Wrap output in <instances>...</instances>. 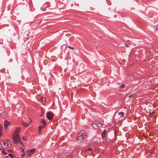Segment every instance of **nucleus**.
I'll list each match as a JSON object with an SVG mask.
<instances>
[{"label": "nucleus", "mask_w": 158, "mask_h": 158, "mask_svg": "<svg viewBox=\"0 0 158 158\" xmlns=\"http://www.w3.org/2000/svg\"><path fill=\"white\" fill-rule=\"evenodd\" d=\"M42 100H44V101H45V98H43V99H42Z\"/></svg>", "instance_id": "obj_28"}, {"label": "nucleus", "mask_w": 158, "mask_h": 158, "mask_svg": "<svg viewBox=\"0 0 158 158\" xmlns=\"http://www.w3.org/2000/svg\"><path fill=\"white\" fill-rule=\"evenodd\" d=\"M5 158H10V157L9 156V154L8 155V156H6L5 157Z\"/></svg>", "instance_id": "obj_26"}, {"label": "nucleus", "mask_w": 158, "mask_h": 158, "mask_svg": "<svg viewBox=\"0 0 158 158\" xmlns=\"http://www.w3.org/2000/svg\"><path fill=\"white\" fill-rule=\"evenodd\" d=\"M86 138V134L85 131L83 130L80 131L77 137V141L78 143L82 142Z\"/></svg>", "instance_id": "obj_2"}, {"label": "nucleus", "mask_w": 158, "mask_h": 158, "mask_svg": "<svg viewBox=\"0 0 158 158\" xmlns=\"http://www.w3.org/2000/svg\"><path fill=\"white\" fill-rule=\"evenodd\" d=\"M153 89H152L150 88V89H149V92H152Z\"/></svg>", "instance_id": "obj_24"}, {"label": "nucleus", "mask_w": 158, "mask_h": 158, "mask_svg": "<svg viewBox=\"0 0 158 158\" xmlns=\"http://www.w3.org/2000/svg\"><path fill=\"white\" fill-rule=\"evenodd\" d=\"M22 139L25 141H26L27 140V138L24 137H23Z\"/></svg>", "instance_id": "obj_21"}, {"label": "nucleus", "mask_w": 158, "mask_h": 158, "mask_svg": "<svg viewBox=\"0 0 158 158\" xmlns=\"http://www.w3.org/2000/svg\"><path fill=\"white\" fill-rule=\"evenodd\" d=\"M6 140H2L1 141V145L2 148H6Z\"/></svg>", "instance_id": "obj_8"}, {"label": "nucleus", "mask_w": 158, "mask_h": 158, "mask_svg": "<svg viewBox=\"0 0 158 158\" xmlns=\"http://www.w3.org/2000/svg\"><path fill=\"white\" fill-rule=\"evenodd\" d=\"M93 127L95 129L97 128L98 127H102V126L101 123L98 121H95L92 123Z\"/></svg>", "instance_id": "obj_5"}, {"label": "nucleus", "mask_w": 158, "mask_h": 158, "mask_svg": "<svg viewBox=\"0 0 158 158\" xmlns=\"http://www.w3.org/2000/svg\"><path fill=\"white\" fill-rule=\"evenodd\" d=\"M21 152L22 154L21 155V157H24L25 156V153L24 152V149H23L21 150Z\"/></svg>", "instance_id": "obj_12"}, {"label": "nucleus", "mask_w": 158, "mask_h": 158, "mask_svg": "<svg viewBox=\"0 0 158 158\" xmlns=\"http://www.w3.org/2000/svg\"><path fill=\"white\" fill-rule=\"evenodd\" d=\"M15 143L17 144V148L18 149L22 148L23 147L24 145L21 140Z\"/></svg>", "instance_id": "obj_7"}, {"label": "nucleus", "mask_w": 158, "mask_h": 158, "mask_svg": "<svg viewBox=\"0 0 158 158\" xmlns=\"http://www.w3.org/2000/svg\"><path fill=\"white\" fill-rule=\"evenodd\" d=\"M88 151H91L92 150V148H89L88 149Z\"/></svg>", "instance_id": "obj_23"}, {"label": "nucleus", "mask_w": 158, "mask_h": 158, "mask_svg": "<svg viewBox=\"0 0 158 158\" xmlns=\"http://www.w3.org/2000/svg\"><path fill=\"white\" fill-rule=\"evenodd\" d=\"M10 123L7 120H5L4 121V126L6 130L8 126L10 124Z\"/></svg>", "instance_id": "obj_9"}, {"label": "nucleus", "mask_w": 158, "mask_h": 158, "mask_svg": "<svg viewBox=\"0 0 158 158\" xmlns=\"http://www.w3.org/2000/svg\"><path fill=\"white\" fill-rule=\"evenodd\" d=\"M6 143H6V148H7V147H10L11 145V144L10 143V140H9L8 139H6Z\"/></svg>", "instance_id": "obj_13"}, {"label": "nucleus", "mask_w": 158, "mask_h": 158, "mask_svg": "<svg viewBox=\"0 0 158 158\" xmlns=\"http://www.w3.org/2000/svg\"><path fill=\"white\" fill-rule=\"evenodd\" d=\"M95 46H97L98 45V44H95Z\"/></svg>", "instance_id": "obj_29"}, {"label": "nucleus", "mask_w": 158, "mask_h": 158, "mask_svg": "<svg viewBox=\"0 0 158 158\" xmlns=\"http://www.w3.org/2000/svg\"><path fill=\"white\" fill-rule=\"evenodd\" d=\"M9 156L10 158H15V156L13 154H10Z\"/></svg>", "instance_id": "obj_17"}, {"label": "nucleus", "mask_w": 158, "mask_h": 158, "mask_svg": "<svg viewBox=\"0 0 158 158\" xmlns=\"http://www.w3.org/2000/svg\"><path fill=\"white\" fill-rule=\"evenodd\" d=\"M68 48H69L71 49H74V48L73 47H71L70 46H68Z\"/></svg>", "instance_id": "obj_22"}, {"label": "nucleus", "mask_w": 158, "mask_h": 158, "mask_svg": "<svg viewBox=\"0 0 158 158\" xmlns=\"http://www.w3.org/2000/svg\"><path fill=\"white\" fill-rule=\"evenodd\" d=\"M156 28L157 29V30H158V24L156 25Z\"/></svg>", "instance_id": "obj_27"}, {"label": "nucleus", "mask_w": 158, "mask_h": 158, "mask_svg": "<svg viewBox=\"0 0 158 158\" xmlns=\"http://www.w3.org/2000/svg\"><path fill=\"white\" fill-rule=\"evenodd\" d=\"M35 148L32 149L30 150H27L26 152V155L28 157H31L35 152Z\"/></svg>", "instance_id": "obj_4"}, {"label": "nucleus", "mask_w": 158, "mask_h": 158, "mask_svg": "<svg viewBox=\"0 0 158 158\" xmlns=\"http://www.w3.org/2000/svg\"><path fill=\"white\" fill-rule=\"evenodd\" d=\"M31 122V120L29 118H27L22 121V124L25 127H27L29 126Z\"/></svg>", "instance_id": "obj_3"}, {"label": "nucleus", "mask_w": 158, "mask_h": 158, "mask_svg": "<svg viewBox=\"0 0 158 158\" xmlns=\"http://www.w3.org/2000/svg\"><path fill=\"white\" fill-rule=\"evenodd\" d=\"M125 85L124 84H123L121 86V88H123L125 87Z\"/></svg>", "instance_id": "obj_20"}, {"label": "nucleus", "mask_w": 158, "mask_h": 158, "mask_svg": "<svg viewBox=\"0 0 158 158\" xmlns=\"http://www.w3.org/2000/svg\"><path fill=\"white\" fill-rule=\"evenodd\" d=\"M150 15L151 16V17L152 16V15H151V13H150Z\"/></svg>", "instance_id": "obj_30"}, {"label": "nucleus", "mask_w": 158, "mask_h": 158, "mask_svg": "<svg viewBox=\"0 0 158 158\" xmlns=\"http://www.w3.org/2000/svg\"><path fill=\"white\" fill-rule=\"evenodd\" d=\"M1 152L3 154H6V152H5V150L3 149H2L1 150Z\"/></svg>", "instance_id": "obj_19"}, {"label": "nucleus", "mask_w": 158, "mask_h": 158, "mask_svg": "<svg viewBox=\"0 0 158 158\" xmlns=\"http://www.w3.org/2000/svg\"><path fill=\"white\" fill-rule=\"evenodd\" d=\"M151 105L152 106V103H151V104L150 105Z\"/></svg>", "instance_id": "obj_31"}, {"label": "nucleus", "mask_w": 158, "mask_h": 158, "mask_svg": "<svg viewBox=\"0 0 158 158\" xmlns=\"http://www.w3.org/2000/svg\"><path fill=\"white\" fill-rule=\"evenodd\" d=\"M54 115L51 112H48L46 114V116L49 120H51L53 118Z\"/></svg>", "instance_id": "obj_6"}, {"label": "nucleus", "mask_w": 158, "mask_h": 158, "mask_svg": "<svg viewBox=\"0 0 158 158\" xmlns=\"http://www.w3.org/2000/svg\"><path fill=\"white\" fill-rule=\"evenodd\" d=\"M45 127V126L44 125H43L42 126H40L39 127V133H40V130L41 129L44 128Z\"/></svg>", "instance_id": "obj_15"}, {"label": "nucleus", "mask_w": 158, "mask_h": 158, "mask_svg": "<svg viewBox=\"0 0 158 158\" xmlns=\"http://www.w3.org/2000/svg\"><path fill=\"white\" fill-rule=\"evenodd\" d=\"M40 123L43 125H44L45 126H46V123L45 119L44 118H42L41 119V120L40 121Z\"/></svg>", "instance_id": "obj_11"}, {"label": "nucleus", "mask_w": 158, "mask_h": 158, "mask_svg": "<svg viewBox=\"0 0 158 158\" xmlns=\"http://www.w3.org/2000/svg\"><path fill=\"white\" fill-rule=\"evenodd\" d=\"M118 114L121 116V117H123L124 116L125 113L123 112H119L118 113Z\"/></svg>", "instance_id": "obj_14"}, {"label": "nucleus", "mask_w": 158, "mask_h": 158, "mask_svg": "<svg viewBox=\"0 0 158 158\" xmlns=\"http://www.w3.org/2000/svg\"><path fill=\"white\" fill-rule=\"evenodd\" d=\"M150 116L151 118H152V119H154L155 118V117L154 116V112H152L150 111L149 112V117Z\"/></svg>", "instance_id": "obj_10"}, {"label": "nucleus", "mask_w": 158, "mask_h": 158, "mask_svg": "<svg viewBox=\"0 0 158 158\" xmlns=\"http://www.w3.org/2000/svg\"><path fill=\"white\" fill-rule=\"evenodd\" d=\"M106 132V130H105L103 131V133L102 135V138H104L105 136V134Z\"/></svg>", "instance_id": "obj_16"}, {"label": "nucleus", "mask_w": 158, "mask_h": 158, "mask_svg": "<svg viewBox=\"0 0 158 158\" xmlns=\"http://www.w3.org/2000/svg\"><path fill=\"white\" fill-rule=\"evenodd\" d=\"M28 36V34H27V36L26 37H27Z\"/></svg>", "instance_id": "obj_32"}, {"label": "nucleus", "mask_w": 158, "mask_h": 158, "mask_svg": "<svg viewBox=\"0 0 158 158\" xmlns=\"http://www.w3.org/2000/svg\"><path fill=\"white\" fill-rule=\"evenodd\" d=\"M21 128L17 127L15 130L12 135V139L14 143H18V142L20 141L19 133L20 131Z\"/></svg>", "instance_id": "obj_1"}, {"label": "nucleus", "mask_w": 158, "mask_h": 158, "mask_svg": "<svg viewBox=\"0 0 158 158\" xmlns=\"http://www.w3.org/2000/svg\"><path fill=\"white\" fill-rule=\"evenodd\" d=\"M125 45L127 47H129V46L127 45V44H125Z\"/></svg>", "instance_id": "obj_25"}, {"label": "nucleus", "mask_w": 158, "mask_h": 158, "mask_svg": "<svg viewBox=\"0 0 158 158\" xmlns=\"http://www.w3.org/2000/svg\"><path fill=\"white\" fill-rule=\"evenodd\" d=\"M131 97H132V98H135L136 97V95H135V94H131L129 96L128 98H130Z\"/></svg>", "instance_id": "obj_18"}]
</instances>
